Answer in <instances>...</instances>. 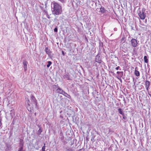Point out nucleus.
<instances>
[{
    "instance_id": "obj_24",
    "label": "nucleus",
    "mask_w": 151,
    "mask_h": 151,
    "mask_svg": "<svg viewBox=\"0 0 151 151\" xmlns=\"http://www.w3.org/2000/svg\"><path fill=\"white\" fill-rule=\"evenodd\" d=\"M67 151H73L72 149L69 148L67 150Z\"/></svg>"
},
{
    "instance_id": "obj_20",
    "label": "nucleus",
    "mask_w": 151,
    "mask_h": 151,
    "mask_svg": "<svg viewBox=\"0 0 151 151\" xmlns=\"http://www.w3.org/2000/svg\"><path fill=\"white\" fill-rule=\"evenodd\" d=\"M23 145H22V146L20 148L19 150L18 151H24L23 150Z\"/></svg>"
},
{
    "instance_id": "obj_19",
    "label": "nucleus",
    "mask_w": 151,
    "mask_h": 151,
    "mask_svg": "<svg viewBox=\"0 0 151 151\" xmlns=\"http://www.w3.org/2000/svg\"><path fill=\"white\" fill-rule=\"evenodd\" d=\"M58 1L61 3H63L66 2V0H58Z\"/></svg>"
},
{
    "instance_id": "obj_2",
    "label": "nucleus",
    "mask_w": 151,
    "mask_h": 151,
    "mask_svg": "<svg viewBox=\"0 0 151 151\" xmlns=\"http://www.w3.org/2000/svg\"><path fill=\"white\" fill-rule=\"evenodd\" d=\"M52 13L55 16L59 15L62 12V9L61 6L58 3L54 2L52 4Z\"/></svg>"
},
{
    "instance_id": "obj_18",
    "label": "nucleus",
    "mask_w": 151,
    "mask_h": 151,
    "mask_svg": "<svg viewBox=\"0 0 151 151\" xmlns=\"http://www.w3.org/2000/svg\"><path fill=\"white\" fill-rule=\"evenodd\" d=\"M45 144H44V145L42 147V151H45Z\"/></svg>"
},
{
    "instance_id": "obj_12",
    "label": "nucleus",
    "mask_w": 151,
    "mask_h": 151,
    "mask_svg": "<svg viewBox=\"0 0 151 151\" xmlns=\"http://www.w3.org/2000/svg\"><path fill=\"white\" fill-rule=\"evenodd\" d=\"M118 111L119 113L122 115V116H124V113L123 112V110L121 108H119L118 109Z\"/></svg>"
},
{
    "instance_id": "obj_27",
    "label": "nucleus",
    "mask_w": 151,
    "mask_h": 151,
    "mask_svg": "<svg viewBox=\"0 0 151 151\" xmlns=\"http://www.w3.org/2000/svg\"><path fill=\"white\" fill-rule=\"evenodd\" d=\"M61 52H62V54L63 55H64L65 54H64V52L63 51H62Z\"/></svg>"
},
{
    "instance_id": "obj_4",
    "label": "nucleus",
    "mask_w": 151,
    "mask_h": 151,
    "mask_svg": "<svg viewBox=\"0 0 151 151\" xmlns=\"http://www.w3.org/2000/svg\"><path fill=\"white\" fill-rule=\"evenodd\" d=\"M130 42L131 45L132 47H135L137 46L139 41H138L137 42V40L135 39L132 38Z\"/></svg>"
},
{
    "instance_id": "obj_3",
    "label": "nucleus",
    "mask_w": 151,
    "mask_h": 151,
    "mask_svg": "<svg viewBox=\"0 0 151 151\" xmlns=\"http://www.w3.org/2000/svg\"><path fill=\"white\" fill-rule=\"evenodd\" d=\"M145 8H143L141 11H139L138 14L141 19H144L146 17V13H145Z\"/></svg>"
},
{
    "instance_id": "obj_8",
    "label": "nucleus",
    "mask_w": 151,
    "mask_h": 151,
    "mask_svg": "<svg viewBox=\"0 0 151 151\" xmlns=\"http://www.w3.org/2000/svg\"><path fill=\"white\" fill-rule=\"evenodd\" d=\"M27 62L26 61H24L23 62V64L24 65V70L25 71L27 70Z\"/></svg>"
},
{
    "instance_id": "obj_21",
    "label": "nucleus",
    "mask_w": 151,
    "mask_h": 151,
    "mask_svg": "<svg viewBox=\"0 0 151 151\" xmlns=\"http://www.w3.org/2000/svg\"><path fill=\"white\" fill-rule=\"evenodd\" d=\"M54 31L55 32H58V28L57 27H55L54 29Z\"/></svg>"
},
{
    "instance_id": "obj_17",
    "label": "nucleus",
    "mask_w": 151,
    "mask_h": 151,
    "mask_svg": "<svg viewBox=\"0 0 151 151\" xmlns=\"http://www.w3.org/2000/svg\"><path fill=\"white\" fill-rule=\"evenodd\" d=\"M52 64V62L50 61L48 62V64H47V68H49Z\"/></svg>"
},
{
    "instance_id": "obj_26",
    "label": "nucleus",
    "mask_w": 151,
    "mask_h": 151,
    "mask_svg": "<svg viewBox=\"0 0 151 151\" xmlns=\"http://www.w3.org/2000/svg\"><path fill=\"white\" fill-rule=\"evenodd\" d=\"M120 68V67L119 66H118L117 67H116L115 68V69L116 70H117L119 69V68Z\"/></svg>"
},
{
    "instance_id": "obj_23",
    "label": "nucleus",
    "mask_w": 151,
    "mask_h": 151,
    "mask_svg": "<svg viewBox=\"0 0 151 151\" xmlns=\"http://www.w3.org/2000/svg\"><path fill=\"white\" fill-rule=\"evenodd\" d=\"M100 46L102 47L103 46V43L102 42L100 43Z\"/></svg>"
},
{
    "instance_id": "obj_9",
    "label": "nucleus",
    "mask_w": 151,
    "mask_h": 151,
    "mask_svg": "<svg viewBox=\"0 0 151 151\" xmlns=\"http://www.w3.org/2000/svg\"><path fill=\"white\" fill-rule=\"evenodd\" d=\"M45 51L46 54L48 55H51V51L47 47H45Z\"/></svg>"
},
{
    "instance_id": "obj_15",
    "label": "nucleus",
    "mask_w": 151,
    "mask_h": 151,
    "mask_svg": "<svg viewBox=\"0 0 151 151\" xmlns=\"http://www.w3.org/2000/svg\"><path fill=\"white\" fill-rule=\"evenodd\" d=\"M39 127L40 129L38 131L37 133L38 135H40L41 134V133L42 131V129H41V127Z\"/></svg>"
},
{
    "instance_id": "obj_5",
    "label": "nucleus",
    "mask_w": 151,
    "mask_h": 151,
    "mask_svg": "<svg viewBox=\"0 0 151 151\" xmlns=\"http://www.w3.org/2000/svg\"><path fill=\"white\" fill-rule=\"evenodd\" d=\"M95 61L99 63H100L101 62V60L100 56H99L98 55H96V56Z\"/></svg>"
},
{
    "instance_id": "obj_16",
    "label": "nucleus",
    "mask_w": 151,
    "mask_h": 151,
    "mask_svg": "<svg viewBox=\"0 0 151 151\" xmlns=\"http://www.w3.org/2000/svg\"><path fill=\"white\" fill-rule=\"evenodd\" d=\"M144 62L145 63H148V59L147 58V57L146 56H145L144 57Z\"/></svg>"
},
{
    "instance_id": "obj_29",
    "label": "nucleus",
    "mask_w": 151,
    "mask_h": 151,
    "mask_svg": "<svg viewBox=\"0 0 151 151\" xmlns=\"http://www.w3.org/2000/svg\"><path fill=\"white\" fill-rule=\"evenodd\" d=\"M137 68H135V69H137Z\"/></svg>"
},
{
    "instance_id": "obj_1",
    "label": "nucleus",
    "mask_w": 151,
    "mask_h": 151,
    "mask_svg": "<svg viewBox=\"0 0 151 151\" xmlns=\"http://www.w3.org/2000/svg\"><path fill=\"white\" fill-rule=\"evenodd\" d=\"M30 99L32 102L31 103H30L29 99L28 98L27 99V108L29 111L32 112L33 110L34 107L36 106L37 102L36 98L32 95H31Z\"/></svg>"
},
{
    "instance_id": "obj_30",
    "label": "nucleus",
    "mask_w": 151,
    "mask_h": 151,
    "mask_svg": "<svg viewBox=\"0 0 151 151\" xmlns=\"http://www.w3.org/2000/svg\"><path fill=\"white\" fill-rule=\"evenodd\" d=\"M127 151H128V150H127Z\"/></svg>"
},
{
    "instance_id": "obj_14",
    "label": "nucleus",
    "mask_w": 151,
    "mask_h": 151,
    "mask_svg": "<svg viewBox=\"0 0 151 151\" xmlns=\"http://www.w3.org/2000/svg\"><path fill=\"white\" fill-rule=\"evenodd\" d=\"M134 74L136 76H139L140 75V73L139 72L136 70H135L134 71Z\"/></svg>"
},
{
    "instance_id": "obj_7",
    "label": "nucleus",
    "mask_w": 151,
    "mask_h": 151,
    "mask_svg": "<svg viewBox=\"0 0 151 151\" xmlns=\"http://www.w3.org/2000/svg\"><path fill=\"white\" fill-rule=\"evenodd\" d=\"M150 82L149 81H146L145 82V88L147 91H148L150 86Z\"/></svg>"
},
{
    "instance_id": "obj_6",
    "label": "nucleus",
    "mask_w": 151,
    "mask_h": 151,
    "mask_svg": "<svg viewBox=\"0 0 151 151\" xmlns=\"http://www.w3.org/2000/svg\"><path fill=\"white\" fill-rule=\"evenodd\" d=\"M56 91L57 93L63 94L64 91L60 88L58 87L56 90Z\"/></svg>"
},
{
    "instance_id": "obj_25",
    "label": "nucleus",
    "mask_w": 151,
    "mask_h": 151,
    "mask_svg": "<svg viewBox=\"0 0 151 151\" xmlns=\"http://www.w3.org/2000/svg\"><path fill=\"white\" fill-rule=\"evenodd\" d=\"M120 72L122 73H120L119 75H120V76H122L123 75V72L120 71Z\"/></svg>"
},
{
    "instance_id": "obj_10",
    "label": "nucleus",
    "mask_w": 151,
    "mask_h": 151,
    "mask_svg": "<svg viewBox=\"0 0 151 151\" xmlns=\"http://www.w3.org/2000/svg\"><path fill=\"white\" fill-rule=\"evenodd\" d=\"M100 11L101 13H105L106 12V10L104 9V8L102 6L101 7L100 9Z\"/></svg>"
},
{
    "instance_id": "obj_28",
    "label": "nucleus",
    "mask_w": 151,
    "mask_h": 151,
    "mask_svg": "<svg viewBox=\"0 0 151 151\" xmlns=\"http://www.w3.org/2000/svg\"><path fill=\"white\" fill-rule=\"evenodd\" d=\"M117 74H119V73H121L120 72V71H117L116 73Z\"/></svg>"
},
{
    "instance_id": "obj_22",
    "label": "nucleus",
    "mask_w": 151,
    "mask_h": 151,
    "mask_svg": "<svg viewBox=\"0 0 151 151\" xmlns=\"http://www.w3.org/2000/svg\"><path fill=\"white\" fill-rule=\"evenodd\" d=\"M123 116V119L124 120H126L127 119V117L126 116H125L124 115V116Z\"/></svg>"
},
{
    "instance_id": "obj_11",
    "label": "nucleus",
    "mask_w": 151,
    "mask_h": 151,
    "mask_svg": "<svg viewBox=\"0 0 151 151\" xmlns=\"http://www.w3.org/2000/svg\"><path fill=\"white\" fill-rule=\"evenodd\" d=\"M63 78H64L67 79L68 80H70V76H69V74H66L65 75L63 76Z\"/></svg>"
},
{
    "instance_id": "obj_13",
    "label": "nucleus",
    "mask_w": 151,
    "mask_h": 151,
    "mask_svg": "<svg viewBox=\"0 0 151 151\" xmlns=\"http://www.w3.org/2000/svg\"><path fill=\"white\" fill-rule=\"evenodd\" d=\"M65 96V97H67L68 98H70V95H68L67 93L64 91V93H63V94H62Z\"/></svg>"
}]
</instances>
